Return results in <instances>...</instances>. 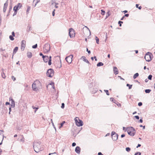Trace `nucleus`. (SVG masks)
<instances>
[{
	"label": "nucleus",
	"mask_w": 155,
	"mask_h": 155,
	"mask_svg": "<svg viewBox=\"0 0 155 155\" xmlns=\"http://www.w3.org/2000/svg\"><path fill=\"white\" fill-rule=\"evenodd\" d=\"M20 141L24 143L25 142V138L24 137L23 135L21 136V139H20Z\"/></svg>",
	"instance_id": "26"
},
{
	"label": "nucleus",
	"mask_w": 155,
	"mask_h": 155,
	"mask_svg": "<svg viewBox=\"0 0 155 155\" xmlns=\"http://www.w3.org/2000/svg\"><path fill=\"white\" fill-rule=\"evenodd\" d=\"M69 35L70 37L72 38L75 36V33L74 30L72 28H70L69 29Z\"/></svg>",
	"instance_id": "5"
},
{
	"label": "nucleus",
	"mask_w": 155,
	"mask_h": 155,
	"mask_svg": "<svg viewBox=\"0 0 155 155\" xmlns=\"http://www.w3.org/2000/svg\"><path fill=\"white\" fill-rule=\"evenodd\" d=\"M12 35L14 37L15 36V33L14 31H13L12 32Z\"/></svg>",
	"instance_id": "56"
},
{
	"label": "nucleus",
	"mask_w": 155,
	"mask_h": 155,
	"mask_svg": "<svg viewBox=\"0 0 155 155\" xmlns=\"http://www.w3.org/2000/svg\"><path fill=\"white\" fill-rule=\"evenodd\" d=\"M30 9H31V7L29 6H28L27 7V14H28V13H29V12L30 10Z\"/></svg>",
	"instance_id": "33"
},
{
	"label": "nucleus",
	"mask_w": 155,
	"mask_h": 155,
	"mask_svg": "<svg viewBox=\"0 0 155 155\" xmlns=\"http://www.w3.org/2000/svg\"><path fill=\"white\" fill-rule=\"evenodd\" d=\"M43 59L45 62H47L49 59L48 57L47 56H43Z\"/></svg>",
	"instance_id": "15"
},
{
	"label": "nucleus",
	"mask_w": 155,
	"mask_h": 155,
	"mask_svg": "<svg viewBox=\"0 0 155 155\" xmlns=\"http://www.w3.org/2000/svg\"><path fill=\"white\" fill-rule=\"evenodd\" d=\"M127 131L128 134L131 136H133L135 134V132H133V131H131L129 129L127 130Z\"/></svg>",
	"instance_id": "12"
},
{
	"label": "nucleus",
	"mask_w": 155,
	"mask_h": 155,
	"mask_svg": "<svg viewBox=\"0 0 155 155\" xmlns=\"http://www.w3.org/2000/svg\"><path fill=\"white\" fill-rule=\"evenodd\" d=\"M48 64L49 65H50L51 64V56L49 57L48 61Z\"/></svg>",
	"instance_id": "21"
},
{
	"label": "nucleus",
	"mask_w": 155,
	"mask_h": 155,
	"mask_svg": "<svg viewBox=\"0 0 155 155\" xmlns=\"http://www.w3.org/2000/svg\"><path fill=\"white\" fill-rule=\"evenodd\" d=\"M131 131H133V132H135L136 130L135 129L132 127H129L128 128Z\"/></svg>",
	"instance_id": "22"
},
{
	"label": "nucleus",
	"mask_w": 155,
	"mask_h": 155,
	"mask_svg": "<svg viewBox=\"0 0 155 155\" xmlns=\"http://www.w3.org/2000/svg\"><path fill=\"white\" fill-rule=\"evenodd\" d=\"M139 75V74L138 73H135L133 76L134 79H135Z\"/></svg>",
	"instance_id": "24"
},
{
	"label": "nucleus",
	"mask_w": 155,
	"mask_h": 155,
	"mask_svg": "<svg viewBox=\"0 0 155 155\" xmlns=\"http://www.w3.org/2000/svg\"><path fill=\"white\" fill-rule=\"evenodd\" d=\"M73 57V55H71L65 58L66 61L69 63H71L72 61V58Z\"/></svg>",
	"instance_id": "8"
},
{
	"label": "nucleus",
	"mask_w": 155,
	"mask_h": 155,
	"mask_svg": "<svg viewBox=\"0 0 155 155\" xmlns=\"http://www.w3.org/2000/svg\"><path fill=\"white\" fill-rule=\"evenodd\" d=\"M54 71L53 69L50 68L48 69L46 73L47 76L49 77H51L54 75Z\"/></svg>",
	"instance_id": "4"
},
{
	"label": "nucleus",
	"mask_w": 155,
	"mask_h": 155,
	"mask_svg": "<svg viewBox=\"0 0 155 155\" xmlns=\"http://www.w3.org/2000/svg\"><path fill=\"white\" fill-rule=\"evenodd\" d=\"M13 36L10 35L9 36V39L12 41H13L14 39V38H13Z\"/></svg>",
	"instance_id": "35"
},
{
	"label": "nucleus",
	"mask_w": 155,
	"mask_h": 155,
	"mask_svg": "<svg viewBox=\"0 0 155 155\" xmlns=\"http://www.w3.org/2000/svg\"><path fill=\"white\" fill-rule=\"evenodd\" d=\"M139 122H140V123H142L143 122V120L142 119V118L141 119H140V120H139Z\"/></svg>",
	"instance_id": "63"
},
{
	"label": "nucleus",
	"mask_w": 155,
	"mask_h": 155,
	"mask_svg": "<svg viewBox=\"0 0 155 155\" xmlns=\"http://www.w3.org/2000/svg\"><path fill=\"white\" fill-rule=\"evenodd\" d=\"M141 146V145L140 144H138L137 145V146L136 147V148H138V147H140Z\"/></svg>",
	"instance_id": "57"
},
{
	"label": "nucleus",
	"mask_w": 155,
	"mask_h": 155,
	"mask_svg": "<svg viewBox=\"0 0 155 155\" xmlns=\"http://www.w3.org/2000/svg\"><path fill=\"white\" fill-rule=\"evenodd\" d=\"M152 54L150 52H147L145 54L144 57L146 61L150 62L152 59V57H153Z\"/></svg>",
	"instance_id": "2"
},
{
	"label": "nucleus",
	"mask_w": 155,
	"mask_h": 155,
	"mask_svg": "<svg viewBox=\"0 0 155 155\" xmlns=\"http://www.w3.org/2000/svg\"><path fill=\"white\" fill-rule=\"evenodd\" d=\"M32 107L33 109H35V112H36V111L38 109V107H35L34 106H32Z\"/></svg>",
	"instance_id": "34"
},
{
	"label": "nucleus",
	"mask_w": 155,
	"mask_h": 155,
	"mask_svg": "<svg viewBox=\"0 0 155 155\" xmlns=\"http://www.w3.org/2000/svg\"><path fill=\"white\" fill-rule=\"evenodd\" d=\"M76 145V143L74 142L72 143V147H74Z\"/></svg>",
	"instance_id": "53"
},
{
	"label": "nucleus",
	"mask_w": 155,
	"mask_h": 155,
	"mask_svg": "<svg viewBox=\"0 0 155 155\" xmlns=\"http://www.w3.org/2000/svg\"><path fill=\"white\" fill-rule=\"evenodd\" d=\"M40 144L41 142L39 141H35L33 143V147L35 152L38 153L43 150V149L41 147Z\"/></svg>",
	"instance_id": "1"
},
{
	"label": "nucleus",
	"mask_w": 155,
	"mask_h": 155,
	"mask_svg": "<svg viewBox=\"0 0 155 155\" xmlns=\"http://www.w3.org/2000/svg\"><path fill=\"white\" fill-rule=\"evenodd\" d=\"M104 91L106 93V94L107 95H109V92H108V90H104Z\"/></svg>",
	"instance_id": "37"
},
{
	"label": "nucleus",
	"mask_w": 155,
	"mask_h": 155,
	"mask_svg": "<svg viewBox=\"0 0 155 155\" xmlns=\"http://www.w3.org/2000/svg\"><path fill=\"white\" fill-rule=\"evenodd\" d=\"M136 7L137 8H138L140 10L142 8V7L141 6H140V7H139V5L137 4L136 5Z\"/></svg>",
	"instance_id": "36"
},
{
	"label": "nucleus",
	"mask_w": 155,
	"mask_h": 155,
	"mask_svg": "<svg viewBox=\"0 0 155 155\" xmlns=\"http://www.w3.org/2000/svg\"><path fill=\"white\" fill-rule=\"evenodd\" d=\"M141 153L140 152L136 153L134 155H141Z\"/></svg>",
	"instance_id": "46"
},
{
	"label": "nucleus",
	"mask_w": 155,
	"mask_h": 155,
	"mask_svg": "<svg viewBox=\"0 0 155 155\" xmlns=\"http://www.w3.org/2000/svg\"><path fill=\"white\" fill-rule=\"evenodd\" d=\"M142 103L141 102H140L138 103V105L139 106H142Z\"/></svg>",
	"instance_id": "51"
},
{
	"label": "nucleus",
	"mask_w": 155,
	"mask_h": 155,
	"mask_svg": "<svg viewBox=\"0 0 155 155\" xmlns=\"http://www.w3.org/2000/svg\"><path fill=\"white\" fill-rule=\"evenodd\" d=\"M110 100L111 101H112L114 103L116 104V103L115 102L116 101L114 99V98H113L112 97H111L110 98Z\"/></svg>",
	"instance_id": "28"
},
{
	"label": "nucleus",
	"mask_w": 155,
	"mask_h": 155,
	"mask_svg": "<svg viewBox=\"0 0 155 155\" xmlns=\"http://www.w3.org/2000/svg\"><path fill=\"white\" fill-rule=\"evenodd\" d=\"M64 107V103H62L61 104V107L62 109H63Z\"/></svg>",
	"instance_id": "45"
},
{
	"label": "nucleus",
	"mask_w": 155,
	"mask_h": 155,
	"mask_svg": "<svg viewBox=\"0 0 155 155\" xmlns=\"http://www.w3.org/2000/svg\"><path fill=\"white\" fill-rule=\"evenodd\" d=\"M75 152L78 154H79L80 153L81 148L77 146L75 149Z\"/></svg>",
	"instance_id": "14"
},
{
	"label": "nucleus",
	"mask_w": 155,
	"mask_h": 155,
	"mask_svg": "<svg viewBox=\"0 0 155 155\" xmlns=\"http://www.w3.org/2000/svg\"><path fill=\"white\" fill-rule=\"evenodd\" d=\"M95 39H96V43H97V44H99V38H97V37L96 36L95 37Z\"/></svg>",
	"instance_id": "32"
},
{
	"label": "nucleus",
	"mask_w": 155,
	"mask_h": 155,
	"mask_svg": "<svg viewBox=\"0 0 155 155\" xmlns=\"http://www.w3.org/2000/svg\"><path fill=\"white\" fill-rule=\"evenodd\" d=\"M18 48L17 47H15L13 50V54H15L18 51Z\"/></svg>",
	"instance_id": "23"
},
{
	"label": "nucleus",
	"mask_w": 155,
	"mask_h": 155,
	"mask_svg": "<svg viewBox=\"0 0 155 155\" xmlns=\"http://www.w3.org/2000/svg\"><path fill=\"white\" fill-rule=\"evenodd\" d=\"M22 7V5L20 3H18L15 6L13 10L14 11H17L19 8H20Z\"/></svg>",
	"instance_id": "9"
},
{
	"label": "nucleus",
	"mask_w": 155,
	"mask_h": 155,
	"mask_svg": "<svg viewBox=\"0 0 155 155\" xmlns=\"http://www.w3.org/2000/svg\"><path fill=\"white\" fill-rule=\"evenodd\" d=\"M37 47V44H36L35 45H33L32 47V48L34 49L36 48Z\"/></svg>",
	"instance_id": "40"
},
{
	"label": "nucleus",
	"mask_w": 155,
	"mask_h": 155,
	"mask_svg": "<svg viewBox=\"0 0 155 155\" xmlns=\"http://www.w3.org/2000/svg\"><path fill=\"white\" fill-rule=\"evenodd\" d=\"M2 77L3 78H5L6 76L4 72H2L1 74Z\"/></svg>",
	"instance_id": "30"
},
{
	"label": "nucleus",
	"mask_w": 155,
	"mask_h": 155,
	"mask_svg": "<svg viewBox=\"0 0 155 155\" xmlns=\"http://www.w3.org/2000/svg\"><path fill=\"white\" fill-rule=\"evenodd\" d=\"M51 122L53 126L54 127V128L55 129V130H56V127H55L54 125V123L53 122L52 119H51Z\"/></svg>",
	"instance_id": "47"
},
{
	"label": "nucleus",
	"mask_w": 155,
	"mask_h": 155,
	"mask_svg": "<svg viewBox=\"0 0 155 155\" xmlns=\"http://www.w3.org/2000/svg\"><path fill=\"white\" fill-rule=\"evenodd\" d=\"M101 14L103 15H104L105 13V11H104L103 10H101Z\"/></svg>",
	"instance_id": "41"
},
{
	"label": "nucleus",
	"mask_w": 155,
	"mask_h": 155,
	"mask_svg": "<svg viewBox=\"0 0 155 155\" xmlns=\"http://www.w3.org/2000/svg\"><path fill=\"white\" fill-rule=\"evenodd\" d=\"M126 86L127 87H129V89H130L132 88V85H130V84H126Z\"/></svg>",
	"instance_id": "29"
},
{
	"label": "nucleus",
	"mask_w": 155,
	"mask_h": 155,
	"mask_svg": "<svg viewBox=\"0 0 155 155\" xmlns=\"http://www.w3.org/2000/svg\"><path fill=\"white\" fill-rule=\"evenodd\" d=\"M37 1L36 2V3H35V6H34V7H35L37 4L38 3V2H39L40 1V0H36Z\"/></svg>",
	"instance_id": "48"
},
{
	"label": "nucleus",
	"mask_w": 155,
	"mask_h": 155,
	"mask_svg": "<svg viewBox=\"0 0 155 155\" xmlns=\"http://www.w3.org/2000/svg\"><path fill=\"white\" fill-rule=\"evenodd\" d=\"M104 65V64L101 62H98L97 64V67H100L101 66H103Z\"/></svg>",
	"instance_id": "25"
},
{
	"label": "nucleus",
	"mask_w": 155,
	"mask_h": 155,
	"mask_svg": "<svg viewBox=\"0 0 155 155\" xmlns=\"http://www.w3.org/2000/svg\"><path fill=\"white\" fill-rule=\"evenodd\" d=\"M28 57L29 58H31L32 56V53L30 52H28L27 53Z\"/></svg>",
	"instance_id": "19"
},
{
	"label": "nucleus",
	"mask_w": 155,
	"mask_h": 155,
	"mask_svg": "<svg viewBox=\"0 0 155 155\" xmlns=\"http://www.w3.org/2000/svg\"><path fill=\"white\" fill-rule=\"evenodd\" d=\"M114 71L115 74L116 75L118 74V69L116 67H113Z\"/></svg>",
	"instance_id": "18"
},
{
	"label": "nucleus",
	"mask_w": 155,
	"mask_h": 155,
	"mask_svg": "<svg viewBox=\"0 0 155 155\" xmlns=\"http://www.w3.org/2000/svg\"><path fill=\"white\" fill-rule=\"evenodd\" d=\"M145 91L146 93H149L151 91V90L149 89H146Z\"/></svg>",
	"instance_id": "27"
},
{
	"label": "nucleus",
	"mask_w": 155,
	"mask_h": 155,
	"mask_svg": "<svg viewBox=\"0 0 155 155\" xmlns=\"http://www.w3.org/2000/svg\"><path fill=\"white\" fill-rule=\"evenodd\" d=\"M12 79L14 81L15 80V78L14 76H12Z\"/></svg>",
	"instance_id": "49"
},
{
	"label": "nucleus",
	"mask_w": 155,
	"mask_h": 155,
	"mask_svg": "<svg viewBox=\"0 0 155 155\" xmlns=\"http://www.w3.org/2000/svg\"><path fill=\"white\" fill-rule=\"evenodd\" d=\"M129 16V14H125L124 16V17L125 16L126 17H128Z\"/></svg>",
	"instance_id": "61"
},
{
	"label": "nucleus",
	"mask_w": 155,
	"mask_h": 155,
	"mask_svg": "<svg viewBox=\"0 0 155 155\" xmlns=\"http://www.w3.org/2000/svg\"><path fill=\"white\" fill-rule=\"evenodd\" d=\"M65 123V121H64L63 122H62V123H61V124H60V128H61V127H62L63 125V124H64Z\"/></svg>",
	"instance_id": "42"
},
{
	"label": "nucleus",
	"mask_w": 155,
	"mask_h": 155,
	"mask_svg": "<svg viewBox=\"0 0 155 155\" xmlns=\"http://www.w3.org/2000/svg\"><path fill=\"white\" fill-rule=\"evenodd\" d=\"M56 153L55 152H54V153H49L48 154V155H53L54 154H55Z\"/></svg>",
	"instance_id": "58"
},
{
	"label": "nucleus",
	"mask_w": 155,
	"mask_h": 155,
	"mask_svg": "<svg viewBox=\"0 0 155 155\" xmlns=\"http://www.w3.org/2000/svg\"><path fill=\"white\" fill-rule=\"evenodd\" d=\"M56 0H51V5H53L54 4L58 5V4L56 2Z\"/></svg>",
	"instance_id": "20"
},
{
	"label": "nucleus",
	"mask_w": 155,
	"mask_h": 155,
	"mask_svg": "<svg viewBox=\"0 0 155 155\" xmlns=\"http://www.w3.org/2000/svg\"><path fill=\"white\" fill-rule=\"evenodd\" d=\"M50 49V46L49 44L47 43L45 44L44 47V50L46 52H48Z\"/></svg>",
	"instance_id": "7"
},
{
	"label": "nucleus",
	"mask_w": 155,
	"mask_h": 155,
	"mask_svg": "<svg viewBox=\"0 0 155 155\" xmlns=\"http://www.w3.org/2000/svg\"><path fill=\"white\" fill-rule=\"evenodd\" d=\"M135 117L138 120L139 119V117L138 116H135Z\"/></svg>",
	"instance_id": "52"
},
{
	"label": "nucleus",
	"mask_w": 155,
	"mask_h": 155,
	"mask_svg": "<svg viewBox=\"0 0 155 155\" xmlns=\"http://www.w3.org/2000/svg\"><path fill=\"white\" fill-rule=\"evenodd\" d=\"M87 51L88 52V53L89 54L91 53V51L90 50H88V49L87 48L86 49Z\"/></svg>",
	"instance_id": "54"
},
{
	"label": "nucleus",
	"mask_w": 155,
	"mask_h": 155,
	"mask_svg": "<svg viewBox=\"0 0 155 155\" xmlns=\"http://www.w3.org/2000/svg\"><path fill=\"white\" fill-rule=\"evenodd\" d=\"M110 15V14L109 11H108L107 13V15L106 16V18H107L108 16H109Z\"/></svg>",
	"instance_id": "44"
},
{
	"label": "nucleus",
	"mask_w": 155,
	"mask_h": 155,
	"mask_svg": "<svg viewBox=\"0 0 155 155\" xmlns=\"http://www.w3.org/2000/svg\"><path fill=\"white\" fill-rule=\"evenodd\" d=\"M102 154H103L101 152H99L98 153V155H102Z\"/></svg>",
	"instance_id": "64"
},
{
	"label": "nucleus",
	"mask_w": 155,
	"mask_h": 155,
	"mask_svg": "<svg viewBox=\"0 0 155 155\" xmlns=\"http://www.w3.org/2000/svg\"><path fill=\"white\" fill-rule=\"evenodd\" d=\"M125 136V135L124 134H122L121 136V138L124 137Z\"/></svg>",
	"instance_id": "62"
},
{
	"label": "nucleus",
	"mask_w": 155,
	"mask_h": 155,
	"mask_svg": "<svg viewBox=\"0 0 155 155\" xmlns=\"http://www.w3.org/2000/svg\"><path fill=\"white\" fill-rule=\"evenodd\" d=\"M81 59H82L83 60V61H84L85 62H86V63L88 64H90L89 61L88 60L86 59L85 56H82L81 57Z\"/></svg>",
	"instance_id": "16"
},
{
	"label": "nucleus",
	"mask_w": 155,
	"mask_h": 155,
	"mask_svg": "<svg viewBox=\"0 0 155 155\" xmlns=\"http://www.w3.org/2000/svg\"><path fill=\"white\" fill-rule=\"evenodd\" d=\"M9 101H11V104H10L11 107L12 108L14 107L15 106L14 101L12 98V97L9 98Z\"/></svg>",
	"instance_id": "11"
},
{
	"label": "nucleus",
	"mask_w": 155,
	"mask_h": 155,
	"mask_svg": "<svg viewBox=\"0 0 155 155\" xmlns=\"http://www.w3.org/2000/svg\"><path fill=\"white\" fill-rule=\"evenodd\" d=\"M126 150L127 151L129 152L130 150V148L129 147H127L126 148Z\"/></svg>",
	"instance_id": "38"
},
{
	"label": "nucleus",
	"mask_w": 155,
	"mask_h": 155,
	"mask_svg": "<svg viewBox=\"0 0 155 155\" xmlns=\"http://www.w3.org/2000/svg\"><path fill=\"white\" fill-rule=\"evenodd\" d=\"M8 5V0H7L6 2L4 4L3 8V11L5 12L6 11L7 7Z\"/></svg>",
	"instance_id": "13"
},
{
	"label": "nucleus",
	"mask_w": 155,
	"mask_h": 155,
	"mask_svg": "<svg viewBox=\"0 0 155 155\" xmlns=\"http://www.w3.org/2000/svg\"><path fill=\"white\" fill-rule=\"evenodd\" d=\"M39 55H40V56H42V58H43V56H45L44 55H43V54H42V53H40V54H39Z\"/></svg>",
	"instance_id": "59"
},
{
	"label": "nucleus",
	"mask_w": 155,
	"mask_h": 155,
	"mask_svg": "<svg viewBox=\"0 0 155 155\" xmlns=\"http://www.w3.org/2000/svg\"><path fill=\"white\" fill-rule=\"evenodd\" d=\"M3 139V138H2L1 136H0V145H1L2 144Z\"/></svg>",
	"instance_id": "31"
},
{
	"label": "nucleus",
	"mask_w": 155,
	"mask_h": 155,
	"mask_svg": "<svg viewBox=\"0 0 155 155\" xmlns=\"http://www.w3.org/2000/svg\"><path fill=\"white\" fill-rule=\"evenodd\" d=\"M140 127H143V129H145V126H143L142 125H141L140 126Z\"/></svg>",
	"instance_id": "55"
},
{
	"label": "nucleus",
	"mask_w": 155,
	"mask_h": 155,
	"mask_svg": "<svg viewBox=\"0 0 155 155\" xmlns=\"http://www.w3.org/2000/svg\"><path fill=\"white\" fill-rule=\"evenodd\" d=\"M111 135L112 139L114 140H116L118 139V135L115 132L112 131L111 133Z\"/></svg>",
	"instance_id": "6"
},
{
	"label": "nucleus",
	"mask_w": 155,
	"mask_h": 155,
	"mask_svg": "<svg viewBox=\"0 0 155 155\" xmlns=\"http://www.w3.org/2000/svg\"><path fill=\"white\" fill-rule=\"evenodd\" d=\"M55 11V10L54 9L53 11L52 12V14L53 16H54L55 15V13L54 12Z\"/></svg>",
	"instance_id": "50"
},
{
	"label": "nucleus",
	"mask_w": 155,
	"mask_h": 155,
	"mask_svg": "<svg viewBox=\"0 0 155 155\" xmlns=\"http://www.w3.org/2000/svg\"><path fill=\"white\" fill-rule=\"evenodd\" d=\"M123 23V22L121 21H119L118 22V24L120 26H121L122 25L121 24Z\"/></svg>",
	"instance_id": "43"
},
{
	"label": "nucleus",
	"mask_w": 155,
	"mask_h": 155,
	"mask_svg": "<svg viewBox=\"0 0 155 155\" xmlns=\"http://www.w3.org/2000/svg\"><path fill=\"white\" fill-rule=\"evenodd\" d=\"M74 120L76 125L78 127H80L83 125V123L82 121L79 119L78 117H75Z\"/></svg>",
	"instance_id": "3"
},
{
	"label": "nucleus",
	"mask_w": 155,
	"mask_h": 155,
	"mask_svg": "<svg viewBox=\"0 0 155 155\" xmlns=\"http://www.w3.org/2000/svg\"><path fill=\"white\" fill-rule=\"evenodd\" d=\"M32 88L34 91H37L38 89L37 88L36 84L33 83L32 84Z\"/></svg>",
	"instance_id": "17"
},
{
	"label": "nucleus",
	"mask_w": 155,
	"mask_h": 155,
	"mask_svg": "<svg viewBox=\"0 0 155 155\" xmlns=\"http://www.w3.org/2000/svg\"><path fill=\"white\" fill-rule=\"evenodd\" d=\"M25 41L24 40H23L21 41V49L22 51H24L25 48Z\"/></svg>",
	"instance_id": "10"
},
{
	"label": "nucleus",
	"mask_w": 155,
	"mask_h": 155,
	"mask_svg": "<svg viewBox=\"0 0 155 155\" xmlns=\"http://www.w3.org/2000/svg\"><path fill=\"white\" fill-rule=\"evenodd\" d=\"M17 11H16V12L14 11V13L13 15V16H14L15 15L17 14Z\"/></svg>",
	"instance_id": "60"
},
{
	"label": "nucleus",
	"mask_w": 155,
	"mask_h": 155,
	"mask_svg": "<svg viewBox=\"0 0 155 155\" xmlns=\"http://www.w3.org/2000/svg\"><path fill=\"white\" fill-rule=\"evenodd\" d=\"M152 75L151 74H150V75H149V76H148V79L149 80H151L152 79Z\"/></svg>",
	"instance_id": "39"
}]
</instances>
